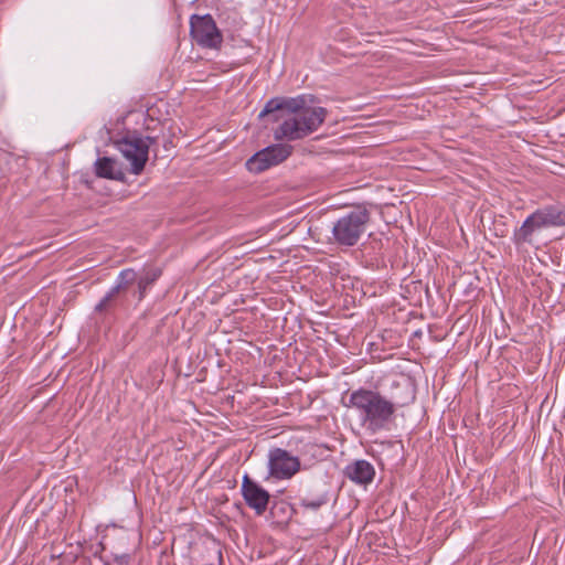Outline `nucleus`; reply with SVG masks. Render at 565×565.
I'll list each match as a JSON object with an SVG mask.
<instances>
[{
  "instance_id": "nucleus-1",
  "label": "nucleus",
  "mask_w": 565,
  "mask_h": 565,
  "mask_svg": "<svg viewBox=\"0 0 565 565\" xmlns=\"http://www.w3.org/2000/svg\"><path fill=\"white\" fill-rule=\"evenodd\" d=\"M416 398V392L407 380L394 381L386 395L379 391L359 387L347 391L341 397L344 407L353 409L363 424H385L395 418L404 407L411 405Z\"/></svg>"
},
{
  "instance_id": "nucleus-2",
  "label": "nucleus",
  "mask_w": 565,
  "mask_h": 565,
  "mask_svg": "<svg viewBox=\"0 0 565 565\" xmlns=\"http://www.w3.org/2000/svg\"><path fill=\"white\" fill-rule=\"evenodd\" d=\"M317 97L301 94L296 97H274L269 99L258 117L264 118L278 110H288L291 116L284 119L274 130L276 141H297L316 132L326 121L328 109L316 106Z\"/></svg>"
},
{
  "instance_id": "nucleus-3",
  "label": "nucleus",
  "mask_w": 565,
  "mask_h": 565,
  "mask_svg": "<svg viewBox=\"0 0 565 565\" xmlns=\"http://www.w3.org/2000/svg\"><path fill=\"white\" fill-rule=\"evenodd\" d=\"M161 275L162 270L159 267L145 268L140 275L132 268L122 269L117 276L116 284L95 306V311L98 313L108 312L114 308L116 298L121 292H125L134 282H137L135 296H137L138 301H141L147 290L153 286Z\"/></svg>"
},
{
  "instance_id": "nucleus-4",
  "label": "nucleus",
  "mask_w": 565,
  "mask_h": 565,
  "mask_svg": "<svg viewBox=\"0 0 565 565\" xmlns=\"http://www.w3.org/2000/svg\"><path fill=\"white\" fill-rule=\"evenodd\" d=\"M371 215L366 209L355 207L339 217L332 226V241L342 247L358 244L365 233Z\"/></svg>"
},
{
  "instance_id": "nucleus-5",
  "label": "nucleus",
  "mask_w": 565,
  "mask_h": 565,
  "mask_svg": "<svg viewBox=\"0 0 565 565\" xmlns=\"http://www.w3.org/2000/svg\"><path fill=\"white\" fill-rule=\"evenodd\" d=\"M565 225V212L554 205L536 210L529 215L521 227L515 230L513 241L516 245L532 243L535 232L546 227Z\"/></svg>"
},
{
  "instance_id": "nucleus-6",
  "label": "nucleus",
  "mask_w": 565,
  "mask_h": 565,
  "mask_svg": "<svg viewBox=\"0 0 565 565\" xmlns=\"http://www.w3.org/2000/svg\"><path fill=\"white\" fill-rule=\"evenodd\" d=\"M190 35L203 49L218 50L223 35L211 14H193L190 18Z\"/></svg>"
},
{
  "instance_id": "nucleus-7",
  "label": "nucleus",
  "mask_w": 565,
  "mask_h": 565,
  "mask_svg": "<svg viewBox=\"0 0 565 565\" xmlns=\"http://www.w3.org/2000/svg\"><path fill=\"white\" fill-rule=\"evenodd\" d=\"M117 149L129 161L130 171L140 174L148 161L149 143L138 135H128L116 142Z\"/></svg>"
},
{
  "instance_id": "nucleus-8",
  "label": "nucleus",
  "mask_w": 565,
  "mask_h": 565,
  "mask_svg": "<svg viewBox=\"0 0 565 565\" xmlns=\"http://www.w3.org/2000/svg\"><path fill=\"white\" fill-rule=\"evenodd\" d=\"M292 146L288 143L270 145L250 157L246 162V167L250 172L260 173L285 161L292 153Z\"/></svg>"
},
{
  "instance_id": "nucleus-9",
  "label": "nucleus",
  "mask_w": 565,
  "mask_h": 565,
  "mask_svg": "<svg viewBox=\"0 0 565 565\" xmlns=\"http://www.w3.org/2000/svg\"><path fill=\"white\" fill-rule=\"evenodd\" d=\"M268 467L276 479H289L299 471L300 460L285 449L275 448L269 452Z\"/></svg>"
},
{
  "instance_id": "nucleus-10",
  "label": "nucleus",
  "mask_w": 565,
  "mask_h": 565,
  "mask_svg": "<svg viewBox=\"0 0 565 565\" xmlns=\"http://www.w3.org/2000/svg\"><path fill=\"white\" fill-rule=\"evenodd\" d=\"M242 494L246 504L255 510L257 515H263L268 508L270 494L253 481L247 475L243 478Z\"/></svg>"
},
{
  "instance_id": "nucleus-11",
  "label": "nucleus",
  "mask_w": 565,
  "mask_h": 565,
  "mask_svg": "<svg viewBox=\"0 0 565 565\" xmlns=\"http://www.w3.org/2000/svg\"><path fill=\"white\" fill-rule=\"evenodd\" d=\"M345 476L358 484H367L373 481L375 470L369 461L356 460L345 468Z\"/></svg>"
},
{
  "instance_id": "nucleus-12",
  "label": "nucleus",
  "mask_w": 565,
  "mask_h": 565,
  "mask_svg": "<svg viewBox=\"0 0 565 565\" xmlns=\"http://www.w3.org/2000/svg\"><path fill=\"white\" fill-rule=\"evenodd\" d=\"M95 174L98 178H105L110 180H122L124 173L118 168L115 159L109 157L98 158L95 162Z\"/></svg>"
},
{
  "instance_id": "nucleus-13",
  "label": "nucleus",
  "mask_w": 565,
  "mask_h": 565,
  "mask_svg": "<svg viewBox=\"0 0 565 565\" xmlns=\"http://www.w3.org/2000/svg\"><path fill=\"white\" fill-rule=\"evenodd\" d=\"M269 513L275 523L285 524L292 518L294 509L288 502L278 500L273 502Z\"/></svg>"
},
{
  "instance_id": "nucleus-14",
  "label": "nucleus",
  "mask_w": 565,
  "mask_h": 565,
  "mask_svg": "<svg viewBox=\"0 0 565 565\" xmlns=\"http://www.w3.org/2000/svg\"><path fill=\"white\" fill-rule=\"evenodd\" d=\"M329 501L327 491L308 492L306 495L299 498V504L303 509L318 511L321 507L326 505Z\"/></svg>"
},
{
  "instance_id": "nucleus-15",
  "label": "nucleus",
  "mask_w": 565,
  "mask_h": 565,
  "mask_svg": "<svg viewBox=\"0 0 565 565\" xmlns=\"http://www.w3.org/2000/svg\"><path fill=\"white\" fill-rule=\"evenodd\" d=\"M130 561L129 554H116L114 555V562H116L118 565H128Z\"/></svg>"
},
{
  "instance_id": "nucleus-16",
  "label": "nucleus",
  "mask_w": 565,
  "mask_h": 565,
  "mask_svg": "<svg viewBox=\"0 0 565 565\" xmlns=\"http://www.w3.org/2000/svg\"><path fill=\"white\" fill-rule=\"evenodd\" d=\"M149 143V148L158 143V136H147L143 138Z\"/></svg>"
}]
</instances>
